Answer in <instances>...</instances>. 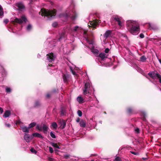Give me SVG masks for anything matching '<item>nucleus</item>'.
Listing matches in <instances>:
<instances>
[{"label":"nucleus","mask_w":161,"mask_h":161,"mask_svg":"<svg viewBox=\"0 0 161 161\" xmlns=\"http://www.w3.org/2000/svg\"><path fill=\"white\" fill-rule=\"evenodd\" d=\"M32 27V25L31 24L28 25L26 28L27 30L28 31H30L31 30Z\"/></svg>","instance_id":"28"},{"label":"nucleus","mask_w":161,"mask_h":161,"mask_svg":"<svg viewBox=\"0 0 161 161\" xmlns=\"http://www.w3.org/2000/svg\"><path fill=\"white\" fill-rule=\"evenodd\" d=\"M139 36L141 38H142L144 37V36L143 33H141L140 34Z\"/></svg>","instance_id":"39"},{"label":"nucleus","mask_w":161,"mask_h":161,"mask_svg":"<svg viewBox=\"0 0 161 161\" xmlns=\"http://www.w3.org/2000/svg\"><path fill=\"white\" fill-rule=\"evenodd\" d=\"M49 66H50V67H51V66H53V65L52 64H49Z\"/></svg>","instance_id":"54"},{"label":"nucleus","mask_w":161,"mask_h":161,"mask_svg":"<svg viewBox=\"0 0 161 161\" xmlns=\"http://www.w3.org/2000/svg\"><path fill=\"white\" fill-rule=\"evenodd\" d=\"M91 86L90 83L89 81H87L85 84V88L83 90V94L86 95L87 94H90V88Z\"/></svg>","instance_id":"3"},{"label":"nucleus","mask_w":161,"mask_h":161,"mask_svg":"<svg viewBox=\"0 0 161 161\" xmlns=\"http://www.w3.org/2000/svg\"><path fill=\"white\" fill-rule=\"evenodd\" d=\"M149 24V26L150 27H151V24H150V23H149V24Z\"/></svg>","instance_id":"56"},{"label":"nucleus","mask_w":161,"mask_h":161,"mask_svg":"<svg viewBox=\"0 0 161 161\" xmlns=\"http://www.w3.org/2000/svg\"><path fill=\"white\" fill-rule=\"evenodd\" d=\"M40 103L38 101H36L35 103V107H38L40 105Z\"/></svg>","instance_id":"36"},{"label":"nucleus","mask_w":161,"mask_h":161,"mask_svg":"<svg viewBox=\"0 0 161 161\" xmlns=\"http://www.w3.org/2000/svg\"><path fill=\"white\" fill-rule=\"evenodd\" d=\"M121 159L119 157H117L115 158L114 161H121Z\"/></svg>","instance_id":"32"},{"label":"nucleus","mask_w":161,"mask_h":161,"mask_svg":"<svg viewBox=\"0 0 161 161\" xmlns=\"http://www.w3.org/2000/svg\"><path fill=\"white\" fill-rule=\"evenodd\" d=\"M21 128L22 131L24 132H26L27 133H29V128L28 127L26 126H23L21 127Z\"/></svg>","instance_id":"15"},{"label":"nucleus","mask_w":161,"mask_h":161,"mask_svg":"<svg viewBox=\"0 0 161 161\" xmlns=\"http://www.w3.org/2000/svg\"><path fill=\"white\" fill-rule=\"evenodd\" d=\"M42 126H40L39 125H36V128L38 129L39 130H42Z\"/></svg>","instance_id":"30"},{"label":"nucleus","mask_w":161,"mask_h":161,"mask_svg":"<svg viewBox=\"0 0 161 161\" xmlns=\"http://www.w3.org/2000/svg\"><path fill=\"white\" fill-rule=\"evenodd\" d=\"M128 30L132 34L137 35L140 32L139 23L136 21L129 20L126 22Z\"/></svg>","instance_id":"1"},{"label":"nucleus","mask_w":161,"mask_h":161,"mask_svg":"<svg viewBox=\"0 0 161 161\" xmlns=\"http://www.w3.org/2000/svg\"><path fill=\"white\" fill-rule=\"evenodd\" d=\"M72 74L74 75H76V71H71Z\"/></svg>","instance_id":"45"},{"label":"nucleus","mask_w":161,"mask_h":161,"mask_svg":"<svg viewBox=\"0 0 161 161\" xmlns=\"http://www.w3.org/2000/svg\"><path fill=\"white\" fill-rule=\"evenodd\" d=\"M47 60L49 62H52L55 59L56 57L53 53H51L47 54Z\"/></svg>","instance_id":"6"},{"label":"nucleus","mask_w":161,"mask_h":161,"mask_svg":"<svg viewBox=\"0 0 161 161\" xmlns=\"http://www.w3.org/2000/svg\"><path fill=\"white\" fill-rule=\"evenodd\" d=\"M63 16L66 18H68L70 17V15H69V14L67 13H65L63 14Z\"/></svg>","instance_id":"27"},{"label":"nucleus","mask_w":161,"mask_h":161,"mask_svg":"<svg viewBox=\"0 0 161 161\" xmlns=\"http://www.w3.org/2000/svg\"><path fill=\"white\" fill-rule=\"evenodd\" d=\"M77 114L79 117H81L82 115V113L80 110H78L77 111Z\"/></svg>","instance_id":"33"},{"label":"nucleus","mask_w":161,"mask_h":161,"mask_svg":"<svg viewBox=\"0 0 161 161\" xmlns=\"http://www.w3.org/2000/svg\"><path fill=\"white\" fill-rule=\"evenodd\" d=\"M114 19L117 22L119 26H122V23L121 21V19L118 16H115L114 18Z\"/></svg>","instance_id":"9"},{"label":"nucleus","mask_w":161,"mask_h":161,"mask_svg":"<svg viewBox=\"0 0 161 161\" xmlns=\"http://www.w3.org/2000/svg\"><path fill=\"white\" fill-rule=\"evenodd\" d=\"M39 13L42 16H47L49 19H51L53 16H55L56 11L55 9L53 10H48L43 8L41 9Z\"/></svg>","instance_id":"2"},{"label":"nucleus","mask_w":161,"mask_h":161,"mask_svg":"<svg viewBox=\"0 0 161 161\" xmlns=\"http://www.w3.org/2000/svg\"><path fill=\"white\" fill-rule=\"evenodd\" d=\"M58 25V24L56 22H53L52 25V26L53 27H56Z\"/></svg>","instance_id":"35"},{"label":"nucleus","mask_w":161,"mask_h":161,"mask_svg":"<svg viewBox=\"0 0 161 161\" xmlns=\"http://www.w3.org/2000/svg\"><path fill=\"white\" fill-rule=\"evenodd\" d=\"M64 35H61L60 37L58 38V40L59 41L63 38Z\"/></svg>","instance_id":"46"},{"label":"nucleus","mask_w":161,"mask_h":161,"mask_svg":"<svg viewBox=\"0 0 161 161\" xmlns=\"http://www.w3.org/2000/svg\"><path fill=\"white\" fill-rule=\"evenodd\" d=\"M27 20V19L25 16H23L21 17V19H18L16 18L14 20L11 21V22L13 24H15V23H18L19 24H21L23 22H26Z\"/></svg>","instance_id":"4"},{"label":"nucleus","mask_w":161,"mask_h":161,"mask_svg":"<svg viewBox=\"0 0 161 161\" xmlns=\"http://www.w3.org/2000/svg\"><path fill=\"white\" fill-rule=\"evenodd\" d=\"M143 158V159H144V160L146 159V158Z\"/></svg>","instance_id":"60"},{"label":"nucleus","mask_w":161,"mask_h":161,"mask_svg":"<svg viewBox=\"0 0 161 161\" xmlns=\"http://www.w3.org/2000/svg\"><path fill=\"white\" fill-rule=\"evenodd\" d=\"M131 112V108H129L128 109V112L129 113H130Z\"/></svg>","instance_id":"49"},{"label":"nucleus","mask_w":161,"mask_h":161,"mask_svg":"<svg viewBox=\"0 0 161 161\" xmlns=\"http://www.w3.org/2000/svg\"><path fill=\"white\" fill-rule=\"evenodd\" d=\"M76 100L80 103H82L85 102L84 99L80 96L78 97Z\"/></svg>","instance_id":"11"},{"label":"nucleus","mask_w":161,"mask_h":161,"mask_svg":"<svg viewBox=\"0 0 161 161\" xmlns=\"http://www.w3.org/2000/svg\"><path fill=\"white\" fill-rule=\"evenodd\" d=\"M80 124L81 127H85L86 125V124L85 121L81 120L80 121Z\"/></svg>","instance_id":"19"},{"label":"nucleus","mask_w":161,"mask_h":161,"mask_svg":"<svg viewBox=\"0 0 161 161\" xmlns=\"http://www.w3.org/2000/svg\"><path fill=\"white\" fill-rule=\"evenodd\" d=\"M80 119L79 118H78L76 120V122H79L80 121Z\"/></svg>","instance_id":"52"},{"label":"nucleus","mask_w":161,"mask_h":161,"mask_svg":"<svg viewBox=\"0 0 161 161\" xmlns=\"http://www.w3.org/2000/svg\"><path fill=\"white\" fill-rule=\"evenodd\" d=\"M156 71H151L148 74L153 79H158V78L161 77V75L156 72Z\"/></svg>","instance_id":"5"},{"label":"nucleus","mask_w":161,"mask_h":161,"mask_svg":"<svg viewBox=\"0 0 161 161\" xmlns=\"http://www.w3.org/2000/svg\"><path fill=\"white\" fill-rule=\"evenodd\" d=\"M77 17V14L75 13L74 15L70 16V17L72 20H74Z\"/></svg>","instance_id":"23"},{"label":"nucleus","mask_w":161,"mask_h":161,"mask_svg":"<svg viewBox=\"0 0 161 161\" xmlns=\"http://www.w3.org/2000/svg\"><path fill=\"white\" fill-rule=\"evenodd\" d=\"M16 6L18 7L19 10H21L24 8H25L24 4L21 3H16Z\"/></svg>","instance_id":"10"},{"label":"nucleus","mask_w":161,"mask_h":161,"mask_svg":"<svg viewBox=\"0 0 161 161\" xmlns=\"http://www.w3.org/2000/svg\"><path fill=\"white\" fill-rule=\"evenodd\" d=\"M36 123L35 122L31 123L30 124H29V126H28L29 128H31L33 127H34V126H35L36 125Z\"/></svg>","instance_id":"26"},{"label":"nucleus","mask_w":161,"mask_h":161,"mask_svg":"<svg viewBox=\"0 0 161 161\" xmlns=\"http://www.w3.org/2000/svg\"><path fill=\"white\" fill-rule=\"evenodd\" d=\"M145 115H146V114H145V113H144V116H145Z\"/></svg>","instance_id":"58"},{"label":"nucleus","mask_w":161,"mask_h":161,"mask_svg":"<svg viewBox=\"0 0 161 161\" xmlns=\"http://www.w3.org/2000/svg\"><path fill=\"white\" fill-rule=\"evenodd\" d=\"M79 29V27L78 26H76L74 27V31H77Z\"/></svg>","instance_id":"37"},{"label":"nucleus","mask_w":161,"mask_h":161,"mask_svg":"<svg viewBox=\"0 0 161 161\" xmlns=\"http://www.w3.org/2000/svg\"><path fill=\"white\" fill-rule=\"evenodd\" d=\"M4 12L3 9L1 6L0 5V16L3 15Z\"/></svg>","instance_id":"22"},{"label":"nucleus","mask_w":161,"mask_h":161,"mask_svg":"<svg viewBox=\"0 0 161 161\" xmlns=\"http://www.w3.org/2000/svg\"><path fill=\"white\" fill-rule=\"evenodd\" d=\"M70 70L72 71L73 70L71 68H70Z\"/></svg>","instance_id":"59"},{"label":"nucleus","mask_w":161,"mask_h":161,"mask_svg":"<svg viewBox=\"0 0 161 161\" xmlns=\"http://www.w3.org/2000/svg\"><path fill=\"white\" fill-rule=\"evenodd\" d=\"M49 150L51 153H52L53 152V150L52 147H49Z\"/></svg>","instance_id":"38"},{"label":"nucleus","mask_w":161,"mask_h":161,"mask_svg":"<svg viewBox=\"0 0 161 161\" xmlns=\"http://www.w3.org/2000/svg\"><path fill=\"white\" fill-rule=\"evenodd\" d=\"M10 113V112L9 110H7L5 112L3 116L5 118L8 117L9 116Z\"/></svg>","instance_id":"16"},{"label":"nucleus","mask_w":161,"mask_h":161,"mask_svg":"<svg viewBox=\"0 0 161 161\" xmlns=\"http://www.w3.org/2000/svg\"><path fill=\"white\" fill-rule=\"evenodd\" d=\"M96 50H94V51H92V52H94V53H96Z\"/></svg>","instance_id":"53"},{"label":"nucleus","mask_w":161,"mask_h":161,"mask_svg":"<svg viewBox=\"0 0 161 161\" xmlns=\"http://www.w3.org/2000/svg\"><path fill=\"white\" fill-rule=\"evenodd\" d=\"M8 21H8V19H4L3 21L4 22L5 24H7L8 23Z\"/></svg>","instance_id":"42"},{"label":"nucleus","mask_w":161,"mask_h":161,"mask_svg":"<svg viewBox=\"0 0 161 161\" xmlns=\"http://www.w3.org/2000/svg\"><path fill=\"white\" fill-rule=\"evenodd\" d=\"M109 50L108 48H106L105 49L104 51L106 53H108V52H109Z\"/></svg>","instance_id":"41"},{"label":"nucleus","mask_w":161,"mask_h":161,"mask_svg":"<svg viewBox=\"0 0 161 161\" xmlns=\"http://www.w3.org/2000/svg\"><path fill=\"white\" fill-rule=\"evenodd\" d=\"M112 31L110 30L107 31L104 35V36L106 39L111 34Z\"/></svg>","instance_id":"12"},{"label":"nucleus","mask_w":161,"mask_h":161,"mask_svg":"<svg viewBox=\"0 0 161 161\" xmlns=\"http://www.w3.org/2000/svg\"><path fill=\"white\" fill-rule=\"evenodd\" d=\"M50 144L53 147L57 148L58 149H60L57 143H55L53 142H50Z\"/></svg>","instance_id":"18"},{"label":"nucleus","mask_w":161,"mask_h":161,"mask_svg":"<svg viewBox=\"0 0 161 161\" xmlns=\"http://www.w3.org/2000/svg\"><path fill=\"white\" fill-rule=\"evenodd\" d=\"M146 59L147 58L144 55L142 56L140 58V61L142 62L146 61Z\"/></svg>","instance_id":"20"},{"label":"nucleus","mask_w":161,"mask_h":161,"mask_svg":"<svg viewBox=\"0 0 161 161\" xmlns=\"http://www.w3.org/2000/svg\"><path fill=\"white\" fill-rule=\"evenodd\" d=\"M159 62H160V63L161 64V59H159Z\"/></svg>","instance_id":"57"},{"label":"nucleus","mask_w":161,"mask_h":161,"mask_svg":"<svg viewBox=\"0 0 161 161\" xmlns=\"http://www.w3.org/2000/svg\"><path fill=\"white\" fill-rule=\"evenodd\" d=\"M99 56L102 60L104 59L107 57V55L104 53H100L99 55Z\"/></svg>","instance_id":"13"},{"label":"nucleus","mask_w":161,"mask_h":161,"mask_svg":"<svg viewBox=\"0 0 161 161\" xmlns=\"http://www.w3.org/2000/svg\"><path fill=\"white\" fill-rule=\"evenodd\" d=\"M5 125L7 127H9L10 126V125L9 124L5 123Z\"/></svg>","instance_id":"47"},{"label":"nucleus","mask_w":161,"mask_h":161,"mask_svg":"<svg viewBox=\"0 0 161 161\" xmlns=\"http://www.w3.org/2000/svg\"><path fill=\"white\" fill-rule=\"evenodd\" d=\"M50 96V95L49 93H47V95H46V97L47 98L49 97Z\"/></svg>","instance_id":"51"},{"label":"nucleus","mask_w":161,"mask_h":161,"mask_svg":"<svg viewBox=\"0 0 161 161\" xmlns=\"http://www.w3.org/2000/svg\"><path fill=\"white\" fill-rule=\"evenodd\" d=\"M32 136L33 137H37L40 138H43V137L41 135V134L37 133H35L32 134Z\"/></svg>","instance_id":"14"},{"label":"nucleus","mask_w":161,"mask_h":161,"mask_svg":"<svg viewBox=\"0 0 161 161\" xmlns=\"http://www.w3.org/2000/svg\"><path fill=\"white\" fill-rule=\"evenodd\" d=\"M61 127L62 129H63L64 128L66 125V123L64 120H62L61 122Z\"/></svg>","instance_id":"24"},{"label":"nucleus","mask_w":161,"mask_h":161,"mask_svg":"<svg viewBox=\"0 0 161 161\" xmlns=\"http://www.w3.org/2000/svg\"><path fill=\"white\" fill-rule=\"evenodd\" d=\"M75 70H80V69H79V68H78V67H76L75 69Z\"/></svg>","instance_id":"50"},{"label":"nucleus","mask_w":161,"mask_h":161,"mask_svg":"<svg viewBox=\"0 0 161 161\" xmlns=\"http://www.w3.org/2000/svg\"><path fill=\"white\" fill-rule=\"evenodd\" d=\"M42 130L44 131H47L48 129V126L45 125L44 124L42 126Z\"/></svg>","instance_id":"21"},{"label":"nucleus","mask_w":161,"mask_h":161,"mask_svg":"<svg viewBox=\"0 0 161 161\" xmlns=\"http://www.w3.org/2000/svg\"><path fill=\"white\" fill-rule=\"evenodd\" d=\"M6 91L7 92H10L11 91V89L10 88L6 87Z\"/></svg>","instance_id":"34"},{"label":"nucleus","mask_w":161,"mask_h":161,"mask_svg":"<svg viewBox=\"0 0 161 161\" xmlns=\"http://www.w3.org/2000/svg\"><path fill=\"white\" fill-rule=\"evenodd\" d=\"M140 71L141 72V73H142V71Z\"/></svg>","instance_id":"61"},{"label":"nucleus","mask_w":161,"mask_h":161,"mask_svg":"<svg viewBox=\"0 0 161 161\" xmlns=\"http://www.w3.org/2000/svg\"><path fill=\"white\" fill-rule=\"evenodd\" d=\"M50 135L52 138H56V136L54 134V133L53 132L51 131L50 132Z\"/></svg>","instance_id":"29"},{"label":"nucleus","mask_w":161,"mask_h":161,"mask_svg":"<svg viewBox=\"0 0 161 161\" xmlns=\"http://www.w3.org/2000/svg\"><path fill=\"white\" fill-rule=\"evenodd\" d=\"M3 112V110L2 108L0 107V113L2 114Z\"/></svg>","instance_id":"44"},{"label":"nucleus","mask_w":161,"mask_h":161,"mask_svg":"<svg viewBox=\"0 0 161 161\" xmlns=\"http://www.w3.org/2000/svg\"><path fill=\"white\" fill-rule=\"evenodd\" d=\"M97 25V22L96 20H93L92 21H90L89 25L88 24V25L89 28L92 27L93 29L96 28V27Z\"/></svg>","instance_id":"8"},{"label":"nucleus","mask_w":161,"mask_h":161,"mask_svg":"<svg viewBox=\"0 0 161 161\" xmlns=\"http://www.w3.org/2000/svg\"><path fill=\"white\" fill-rule=\"evenodd\" d=\"M130 152L131 153L135 155H137L138 154V153H136L132 151H131Z\"/></svg>","instance_id":"43"},{"label":"nucleus","mask_w":161,"mask_h":161,"mask_svg":"<svg viewBox=\"0 0 161 161\" xmlns=\"http://www.w3.org/2000/svg\"><path fill=\"white\" fill-rule=\"evenodd\" d=\"M63 114L62 112L61 114Z\"/></svg>","instance_id":"62"},{"label":"nucleus","mask_w":161,"mask_h":161,"mask_svg":"<svg viewBox=\"0 0 161 161\" xmlns=\"http://www.w3.org/2000/svg\"><path fill=\"white\" fill-rule=\"evenodd\" d=\"M135 131L137 133H139V129L138 128H136L135 130Z\"/></svg>","instance_id":"40"},{"label":"nucleus","mask_w":161,"mask_h":161,"mask_svg":"<svg viewBox=\"0 0 161 161\" xmlns=\"http://www.w3.org/2000/svg\"><path fill=\"white\" fill-rule=\"evenodd\" d=\"M96 102H97V103H98L99 102L98 101L97 99Z\"/></svg>","instance_id":"55"},{"label":"nucleus","mask_w":161,"mask_h":161,"mask_svg":"<svg viewBox=\"0 0 161 161\" xmlns=\"http://www.w3.org/2000/svg\"><path fill=\"white\" fill-rule=\"evenodd\" d=\"M158 79L159 80V82L161 84V77H160L159 78H158Z\"/></svg>","instance_id":"48"},{"label":"nucleus","mask_w":161,"mask_h":161,"mask_svg":"<svg viewBox=\"0 0 161 161\" xmlns=\"http://www.w3.org/2000/svg\"><path fill=\"white\" fill-rule=\"evenodd\" d=\"M33 138L32 135L25 133L24 136V139L27 142H29Z\"/></svg>","instance_id":"7"},{"label":"nucleus","mask_w":161,"mask_h":161,"mask_svg":"<svg viewBox=\"0 0 161 161\" xmlns=\"http://www.w3.org/2000/svg\"><path fill=\"white\" fill-rule=\"evenodd\" d=\"M51 126L54 129H56L57 127V125L56 122H54L51 124Z\"/></svg>","instance_id":"25"},{"label":"nucleus","mask_w":161,"mask_h":161,"mask_svg":"<svg viewBox=\"0 0 161 161\" xmlns=\"http://www.w3.org/2000/svg\"><path fill=\"white\" fill-rule=\"evenodd\" d=\"M30 151L31 153H34L35 154H36L37 153L36 151L33 148H31L30 150Z\"/></svg>","instance_id":"31"},{"label":"nucleus","mask_w":161,"mask_h":161,"mask_svg":"<svg viewBox=\"0 0 161 161\" xmlns=\"http://www.w3.org/2000/svg\"><path fill=\"white\" fill-rule=\"evenodd\" d=\"M69 77V76L68 75H66L65 74H63V78L64 81V82H66L67 81V80Z\"/></svg>","instance_id":"17"}]
</instances>
